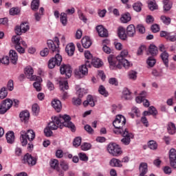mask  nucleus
Returning a JSON list of instances; mask_svg holds the SVG:
<instances>
[{"instance_id":"nucleus-31","label":"nucleus","mask_w":176,"mask_h":176,"mask_svg":"<svg viewBox=\"0 0 176 176\" xmlns=\"http://www.w3.org/2000/svg\"><path fill=\"white\" fill-rule=\"evenodd\" d=\"M160 57L166 67H168V53L166 51L163 52Z\"/></svg>"},{"instance_id":"nucleus-33","label":"nucleus","mask_w":176,"mask_h":176,"mask_svg":"<svg viewBox=\"0 0 176 176\" xmlns=\"http://www.w3.org/2000/svg\"><path fill=\"white\" fill-rule=\"evenodd\" d=\"M122 98L123 100H131V92L127 88H124L122 91Z\"/></svg>"},{"instance_id":"nucleus-28","label":"nucleus","mask_w":176,"mask_h":176,"mask_svg":"<svg viewBox=\"0 0 176 176\" xmlns=\"http://www.w3.org/2000/svg\"><path fill=\"white\" fill-rule=\"evenodd\" d=\"M36 82L33 83V86L36 91H41L42 90V87H41V82H42V78L37 76L36 78Z\"/></svg>"},{"instance_id":"nucleus-7","label":"nucleus","mask_w":176,"mask_h":176,"mask_svg":"<svg viewBox=\"0 0 176 176\" xmlns=\"http://www.w3.org/2000/svg\"><path fill=\"white\" fill-rule=\"evenodd\" d=\"M13 105V100L10 98H7L2 101L0 104V113L1 115H3L9 111L12 106Z\"/></svg>"},{"instance_id":"nucleus-10","label":"nucleus","mask_w":176,"mask_h":176,"mask_svg":"<svg viewBox=\"0 0 176 176\" xmlns=\"http://www.w3.org/2000/svg\"><path fill=\"white\" fill-rule=\"evenodd\" d=\"M50 166L51 168H53V170H56L58 172V176H64V171L61 170V168L60 167V163L57 160H51L50 162Z\"/></svg>"},{"instance_id":"nucleus-4","label":"nucleus","mask_w":176,"mask_h":176,"mask_svg":"<svg viewBox=\"0 0 176 176\" xmlns=\"http://www.w3.org/2000/svg\"><path fill=\"white\" fill-rule=\"evenodd\" d=\"M90 60H85V63L79 66L78 69H76L74 71V74L78 78H83V76H86L87 74H89V69L90 68Z\"/></svg>"},{"instance_id":"nucleus-25","label":"nucleus","mask_w":176,"mask_h":176,"mask_svg":"<svg viewBox=\"0 0 176 176\" xmlns=\"http://www.w3.org/2000/svg\"><path fill=\"white\" fill-rule=\"evenodd\" d=\"M6 138L7 140L8 144H13L14 142L15 136L14 131H8L6 134Z\"/></svg>"},{"instance_id":"nucleus-37","label":"nucleus","mask_w":176,"mask_h":176,"mask_svg":"<svg viewBox=\"0 0 176 176\" xmlns=\"http://www.w3.org/2000/svg\"><path fill=\"white\" fill-rule=\"evenodd\" d=\"M148 52L151 56H157V53H159V51L157 50V47H156L155 45H150L148 48Z\"/></svg>"},{"instance_id":"nucleus-48","label":"nucleus","mask_w":176,"mask_h":176,"mask_svg":"<svg viewBox=\"0 0 176 176\" xmlns=\"http://www.w3.org/2000/svg\"><path fill=\"white\" fill-rule=\"evenodd\" d=\"M148 145V148H150V149H152L153 151L157 149V143H156L155 140L149 141Z\"/></svg>"},{"instance_id":"nucleus-36","label":"nucleus","mask_w":176,"mask_h":176,"mask_svg":"<svg viewBox=\"0 0 176 176\" xmlns=\"http://www.w3.org/2000/svg\"><path fill=\"white\" fill-rule=\"evenodd\" d=\"M59 166L60 167V170H62L63 173L64 171H68V170H69V164L66 161H60Z\"/></svg>"},{"instance_id":"nucleus-24","label":"nucleus","mask_w":176,"mask_h":176,"mask_svg":"<svg viewBox=\"0 0 176 176\" xmlns=\"http://www.w3.org/2000/svg\"><path fill=\"white\" fill-rule=\"evenodd\" d=\"M82 45L85 49H89L91 46V40L90 37L85 36L81 40Z\"/></svg>"},{"instance_id":"nucleus-35","label":"nucleus","mask_w":176,"mask_h":176,"mask_svg":"<svg viewBox=\"0 0 176 176\" xmlns=\"http://www.w3.org/2000/svg\"><path fill=\"white\" fill-rule=\"evenodd\" d=\"M60 23L61 24L65 27V25H67V23H68V17L67 16V14H65V12H62L60 13Z\"/></svg>"},{"instance_id":"nucleus-60","label":"nucleus","mask_w":176,"mask_h":176,"mask_svg":"<svg viewBox=\"0 0 176 176\" xmlns=\"http://www.w3.org/2000/svg\"><path fill=\"white\" fill-rule=\"evenodd\" d=\"M15 49L18 53H20V54H23V53H25V49L24 47H21L20 45H15Z\"/></svg>"},{"instance_id":"nucleus-46","label":"nucleus","mask_w":176,"mask_h":176,"mask_svg":"<svg viewBox=\"0 0 176 176\" xmlns=\"http://www.w3.org/2000/svg\"><path fill=\"white\" fill-rule=\"evenodd\" d=\"M118 62L120 63V64H122L123 67L124 68H129V67H130L131 64L129 60H127V59H120V58H118Z\"/></svg>"},{"instance_id":"nucleus-54","label":"nucleus","mask_w":176,"mask_h":176,"mask_svg":"<svg viewBox=\"0 0 176 176\" xmlns=\"http://www.w3.org/2000/svg\"><path fill=\"white\" fill-rule=\"evenodd\" d=\"M80 144H82V138L77 137L74 139L73 142V145L76 148H78V146H80Z\"/></svg>"},{"instance_id":"nucleus-34","label":"nucleus","mask_w":176,"mask_h":176,"mask_svg":"<svg viewBox=\"0 0 176 176\" xmlns=\"http://www.w3.org/2000/svg\"><path fill=\"white\" fill-rule=\"evenodd\" d=\"M120 21L124 24H126L131 21V15H130V13L126 12L121 16Z\"/></svg>"},{"instance_id":"nucleus-23","label":"nucleus","mask_w":176,"mask_h":176,"mask_svg":"<svg viewBox=\"0 0 176 176\" xmlns=\"http://www.w3.org/2000/svg\"><path fill=\"white\" fill-rule=\"evenodd\" d=\"M82 104L84 107H87V105H90V107H95L96 104L94 103V99L93 98V96L88 95L87 97V100L83 102Z\"/></svg>"},{"instance_id":"nucleus-26","label":"nucleus","mask_w":176,"mask_h":176,"mask_svg":"<svg viewBox=\"0 0 176 176\" xmlns=\"http://www.w3.org/2000/svg\"><path fill=\"white\" fill-rule=\"evenodd\" d=\"M118 34L122 41H126V39H127V34H126V30L124 28L120 27L118 30Z\"/></svg>"},{"instance_id":"nucleus-18","label":"nucleus","mask_w":176,"mask_h":176,"mask_svg":"<svg viewBox=\"0 0 176 176\" xmlns=\"http://www.w3.org/2000/svg\"><path fill=\"white\" fill-rule=\"evenodd\" d=\"M136 34L135 26L133 24L129 25L126 28V36L129 38H134Z\"/></svg>"},{"instance_id":"nucleus-38","label":"nucleus","mask_w":176,"mask_h":176,"mask_svg":"<svg viewBox=\"0 0 176 176\" xmlns=\"http://www.w3.org/2000/svg\"><path fill=\"white\" fill-rule=\"evenodd\" d=\"M98 93L99 94H101V96H103V97H108L109 96V94L107 92L105 87L103 85H100L98 88Z\"/></svg>"},{"instance_id":"nucleus-1","label":"nucleus","mask_w":176,"mask_h":176,"mask_svg":"<svg viewBox=\"0 0 176 176\" xmlns=\"http://www.w3.org/2000/svg\"><path fill=\"white\" fill-rule=\"evenodd\" d=\"M48 127L51 130H57L58 127L60 129L68 127V129H70L71 131L73 133L76 131V126H75V124L71 122V116L67 114L55 116L52 122H50L48 124Z\"/></svg>"},{"instance_id":"nucleus-30","label":"nucleus","mask_w":176,"mask_h":176,"mask_svg":"<svg viewBox=\"0 0 176 176\" xmlns=\"http://www.w3.org/2000/svg\"><path fill=\"white\" fill-rule=\"evenodd\" d=\"M91 64L95 67V68H100L102 67V61H101V59L98 58H94L91 60Z\"/></svg>"},{"instance_id":"nucleus-56","label":"nucleus","mask_w":176,"mask_h":176,"mask_svg":"<svg viewBox=\"0 0 176 176\" xmlns=\"http://www.w3.org/2000/svg\"><path fill=\"white\" fill-rule=\"evenodd\" d=\"M108 61L110 65L113 67H116V63L115 62V56L112 54L109 55L108 57Z\"/></svg>"},{"instance_id":"nucleus-27","label":"nucleus","mask_w":176,"mask_h":176,"mask_svg":"<svg viewBox=\"0 0 176 176\" xmlns=\"http://www.w3.org/2000/svg\"><path fill=\"white\" fill-rule=\"evenodd\" d=\"M162 2L164 12H168L171 10V8H173V1H171V0H163Z\"/></svg>"},{"instance_id":"nucleus-53","label":"nucleus","mask_w":176,"mask_h":176,"mask_svg":"<svg viewBox=\"0 0 176 176\" xmlns=\"http://www.w3.org/2000/svg\"><path fill=\"white\" fill-rule=\"evenodd\" d=\"M80 148L82 151H89V149H91V144L87 142L82 143Z\"/></svg>"},{"instance_id":"nucleus-12","label":"nucleus","mask_w":176,"mask_h":176,"mask_svg":"<svg viewBox=\"0 0 176 176\" xmlns=\"http://www.w3.org/2000/svg\"><path fill=\"white\" fill-rule=\"evenodd\" d=\"M59 86L61 91H63V99L65 100L68 97V93L65 91V90H68L69 89V87L68 86V81H60L59 82Z\"/></svg>"},{"instance_id":"nucleus-62","label":"nucleus","mask_w":176,"mask_h":176,"mask_svg":"<svg viewBox=\"0 0 176 176\" xmlns=\"http://www.w3.org/2000/svg\"><path fill=\"white\" fill-rule=\"evenodd\" d=\"M44 133L46 137H52L53 135V131H52L49 126L44 129Z\"/></svg>"},{"instance_id":"nucleus-43","label":"nucleus","mask_w":176,"mask_h":176,"mask_svg":"<svg viewBox=\"0 0 176 176\" xmlns=\"http://www.w3.org/2000/svg\"><path fill=\"white\" fill-rule=\"evenodd\" d=\"M32 10H38L39 9V0H32L31 3Z\"/></svg>"},{"instance_id":"nucleus-45","label":"nucleus","mask_w":176,"mask_h":176,"mask_svg":"<svg viewBox=\"0 0 176 176\" xmlns=\"http://www.w3.org/2000/svg\"><path fill=\"white\" fill-rule=\"evenodd\" d=\"M8 97V89L6 87H3L0 90V98L1 100H3V98H6Z\"/></svg>"},{"instance_id":"nucleus-50","label":"nucleus","mask_w":176,"mask_h":176,"mask_svg":"<svg viewBox=\"0 0 176 176\" xmlns=\"http://www.w3.org/2000/svg\"><path fill=\"white\" fill-rule=\"evenodd\" d=\"M87 94V91L83 88H80L76 91V94L77 96H78L79 98H82V97H83V96H85V94Z\"/></svg>"},{"instance_id":"nucleus-20","label":"nucleus","mask_w":176,"mask_h":176,"mask_svg":"<svg viewBox=\"0 0 176 176\" xmlns=\"http://www.w3.org/2000/svg\"><path fill=\"white\" fill-rule=\"evenodd\" d=\"M65 52L70 57H72L74 56V54L75 53V45L74 43H69L66 45L65 47Z\"/></svg>"},{"instance_id":"nucleus-11","label":"nucleus","mask_w":176,"mask_h":176,"mask_svg":"<svg viewBox=\"0 0 176 176\" xmlns=\"http://www.w3.org/2000/svg\"><path fill=\"white\" fill-rule=\"evenodd\" d=\"M22 162L24 164H28L29 166H35L36 164V158L32 157V155L27 153L24 155Z\"/></svg>"},{"instance_id":"nucleus-17","label":"nucleus","mask_w":176,"mask_h":176,"mask_svg":"<svg viewBox=\"0 0 176 176\" xmlns=\"http://www.w3.org/2000/svg\"><path fill=\"white\" fill-rule=\"evenodd\" d=\"M8 58H10V61L12 63V64L16 65V64H17V60H19L17 52H16L15 50H10Z\"/></svg>"},{"instance_id":"nucleus-9","label":"nucleus","mask_w":176,"mask_h":176,"mask_svg":"<svg viewBox=\"0 0 176 176\" xmlns=\"http://www.w3.org/2000/svg\"><path fill=\"white\" fill-rule=\"evenodd\" d=\"M119 134L124 137L121 140V142H122L124 145H129L130 142H131V138H134V135H133L131 133H129L127 129H125L124 132H121V133Z\"/></svg>"},{"instance_id":"nucleus-59","label":"nucleus","mask_w":176,"mask_h":176,"mask_svg":"<svg viewBox=\"0 0 176 176\" xmlns=\"http://www.w3.org/2000/svg\"><path fill=\"white\" fill-rule=\"evenodd\" d=\"M72 102L74 105L79 106L80 104H82V99L80 98H72Z\"/></svg>"},{"instance_id":"nucleus-61","label":"nucleus","mask_w":176,"mask_h":176,"mask_svg":"<svg viewBox=\"0 0 176 176\" xmlns=\"http://www.w3.org/2000/svg\"><path fill=\"white\" fill-rule=\"evenodd\" d=\"M78 157L80 160H82V162H87V160H89V157L85 153H80Z\"/></svg>"},{"instance_id":"nucleus-3","label":"nucleus","mask_w":176,"mask_h":176,"mask_svg":"<svg viewBox=\"0 0 176 176\" xmlns=\"http://www.w3.org/2000/svg\"><path fill=\"white\" fill-rule=\"evenodd\" d=\"M35 139V132L32 129H29L27 132L22 131L21 132V143L22 144V146H25L28 144V141L31 142V141H34Z\"/></svg>"},{"instance_id":"nucleus-51","label":"nucleus","mask_w":176,"mask_h":176,"mask_svg":"<svg viewBox=\"0 0 176 176\" xmlns=\"http://www.w3.org/2000/svg\"><path fill=\"white\" fill-rule=\"evenodd\" d=\"M152 75L156 78L163 76V70H157L156 69H153L152 71Z\"/></svg>"},{"instance_id":"nucleus-15","label":"nucleus","mask_w":176,"mask_h":176,"mask_svg":"<svg viewBox=\"0 0 176 176\" xmlns=\"http://www.w3.org/2000/svg\"><path fill=\"white\" fill-rule=\"evenodd\" d=\"M169 161L170 164L173 168H176V150L171 148L169 151Z\"/></svg>"},{"instance_id":"nucleus-39","label":"nucleus","mask_w":176,"mask_h":176,"mask_svg":"<svg viewBox=\"0 0 176 176\" xmlns=\"http://www.w3.org/2000/svg\"><path fill=\"white\" fill-rule=\"evenodd\" d=\"M142 3L138 1L133 5V10L135 12H140L142 10Z\"/></svg>"},{"instance_id":"nucleus-29","label":"nucleus","mask_w":176,"mask_h":176,"mask_svg":"<svg viewBox=\"0 0 176 176\" xmlns=\"http://www.w3.org/2000/svg\"><path fill=\"white\" fill-rule=\"evenodd\" d=\"M19 117L21 122H24L25 123L28 121V119H30V112L28 111H23L21 112Z\"/></svg>"},{"instance_id":"nucleus-14","label":"nucleus","mask_w":176,"mask_h":176,"mask_svg":"<svg viewBox=\"0 0 176 176\" xmlns=\"http://www.w3.org/2000/svg\"><path fill=\"white\" fill-rule=\"evenodd\" d=\"M60 71L62 75H65L67 78H71L72 74L71 66L68 65H62L60 67Z\"/></svg>"},{"instance_id":"nucleus-8","label":"nucleus","mask_w":176,"mask_h":176,"mask_svg":"<svg viewBox=\"0 0 176 176\" xmlns=\"http://www.w3.org/2000/svg\"><path fill=\"white\" fill-rule=\"evenodd\" d=\"M54 41L48 40L47 42V46L53 53H58L60 52V40L58 37L55 36ZM54 42L56 43V45L54 44Z\"/></svg>"},{"instance_id":"nucleus-6","label":"nucleus","mask_w":176,"mask_h":176,"mask_svg":"<svg viewBox=\"0 0 176 176\" xmlns=\"http://www.w3.org/2000/svg\"><path fill=\"white\" fill-rule=\"evenodd\" d=\"M107 151L110 155L116 157L120 156L122 153V148L119 145L116 144V143L109 144L107 146Z\"/></svg>"},{"instance_id":"nucleus-58","label":"nucleus","mask_w":176,"mask_h":176,"mask_svg":"<svg viewBox=\"0 0 176 176\" xmlns=\"http://www.w3.org/2000/svg\"><path fill=\"white\" fill-rule=\"evenodd\" d=\"M20 13V9L19 8H12L10 10V14L11 16H16Z\"/></svg>"},{"instance_id":"nucleus-32","label":"nucleus","mask_w":176,"mask_h":176,"mask_svg":"<svg viewBox=\"0 0 176 176\" xmlns=\"http://www.w3.org/2000/svg\"><path fill=\"white\" fill-rule=\"evenodd\" d=\"M167 131L168 134H170V135H173V134H175L176 133L175 124L173 122H169L168 124Z\"/></svg>"},{"instance_id":"nucleus-19","label":"nucleus","mask_w":176,"mask_h":176,"mask_svg":"<svg viewBox=\"0 0 176 176\" xmlns=\"http://www.w3.org/2000/svg\"><path fill=\"white\" fill-rule=\"evenodd\" d=\"M140 175L139 176H145L148 173V164L142 162L139 166Z\"/></svg>"},{"instance_id":"nucleus-44","label":"nucleus","mask_w":176,"mask_h":176,"mask_svg":"<svg viewBox=\"0 0 176 176\" xmlns=\"http://www.w3.org/2000/svg\"><path fill=\"white\" fill-rule=\"evenodd\" d=\"M146 63L148 67L152 68L153 67H155V64H156V59L153 58V56H150L148 58Z\"/></svg>"},{"instance_id":"nucleus-40","label":"nucleus","mask_w":176,"mask_h":176,"mask_svg":"<svg viewBox=\"0 0 176 176\" xmlns=\"http://www.w3.org/2000/svg\"><path fill=\"white\" fill-rule=\"evenodd\" d=\"M127 56H129V50H123L121 52H120V55H118V56H117V61H119V58H120V60H121V58L122 59V60H124L125 58V57H127Z\"/></svg>"},{"instance_id":"nucleus-42","label":"nucleus","mask_w":176,"mask_h":176,"mask_svg":"<svg viewBox=\"0 0 176 176\" xmlns=\"http://www.w3.org/2000/svg\"><path fill=\"white\" fill-rule=\"evenodd\" d=\"M160 20L165 24L166 25H170L171 24V18L168 16H166L164 15L161 16Z\"/></svg>"},{"instance_id":"nucleus-52","label":"nucleus","mask_w":176,"mask_h":176,"mask_svg":"<svg viewBox=\"0 0 176 176\" xmlns=\"http://www.w3.org/2000/svg\"><path fill=\"white\" fill-rule=\"evenodd\" d=\"M32 111L34 116H38V114L39 113V105H38V104H33L32 107Z\"/></svg>"},{"instance_id":"nucleus-57","label":"nucleus","mask_w":176,"mask_h":176,"mask_svg":"<svg viewBox=\"0 0 176 176\" xmlns=\"http://www.w3.org/2000/svg\"><path fill=\"white\" fill-rule=\"evenodd\" d=\"M129 115H131V118H134L135 115L138 118L140 116V111L137 107H133Z\"/></svg>"},{"instance_id":"nucleus-55","label":"nucleus","mask_w":176,"mask_h":176,"mask_svg":"<svg viewBox=\"0 0 176 176\" xmlns=\"http://www.w3.org/2000/svg\"><path fill=\"white\" fill-rule=\"evenodd\" d=\"M21 28L25 34V32H27L30 30V25L27 22L22 23L21 24Z\"/></svg>"},{"instance_id":"nucleus-49","label":"nucleus","mask_w":176,"mask_h":176,"mask_svg":"<svg viewBox=\"0 0 176 176\" xmlns=\"http://www.w3.org/2000/svg\"><path fill=\"white\" fill-rule=\"evenodd\" d=\"M128 76L129 79H131L132 80H135L137 79V72L134 70H131L128 73Z\"/></svg>"},{"instance_id":"nucleus-5","label":"nucleus","mask_w":176,"mask_h":176,"mask_svg":"<svg viewBox=\"0 0 176 176\" xmlns=\"http://www.w3.org/2000/svg\"><path fill=\"white\" fill-rule=\"evenodd\" d=\"M63 61V56L58 54V52H56V55L54 57H52L48 61V67L50 69H53L56 65L57 67H60L61 65V63Z\"/></svg>"},{"instance_id":"nucleus-16","label":"nucleus","mask_w":176,"mask_h":176,"mask_svg":"<svg viewBox=\"0 0 176 176\" xmlns=\"http://www.w3.org/2000/svg\"><path fill=\"white\" fill-rule=\"evenodd\" d=\"M96 31L101 38H108V30L104 26L100 25L96 27Z\"/></svg>"},{"instance_id":"nucleus-2","label":"nucleus","mask_w":176,"mask_h":176,"mask_svg":"<svg viewBox=\"0 0 176 176\" xmlns=\"http://www.w3.org/2000/svg\"><path fill=\"white\" fill-rule=\"evenodd\" d=\"M126 124V118L122 115L116 116L115 120L113 122V125L115 127L113 133L115 134H120L124 131V125Z\"/></svg>"},{"instance_id":"nucleus-21","label":"nucleus","mask_w":176,"mask_h":176,"mask_svg":"<svg viewBox=\"0 0 176 176\" xmlns=\"http://www.w3.org/2000/svg\"><path fill=\"white\" fill-rule=\"evenodd\" d=\"M109 166H111V167H123V164H122V161L116 158H113L110 160Z\"/></svg>"},{"instance_id":"nucleus-63","label":"nucleus","mask_w":176,"mask_h":176,"mask_svg":"<svg viewBox=\"0 0 176 176\" xmlns=\"http://www.w3.org/2000/svg\"><path fill=\"white\" fill-rule=\"evenodd\" d=\"M148 111L153 116H156V115H157V110L155 107L151 106L148 107Z\"/></svg>"},{"instance_id":"nucleus-13","label":"nucleus","mask_w":176,"mask_h":176,"mask_svg":"<svg viewBox=\"0 0 176 176\" xmlns=\"http://www.w3.org/2000/svg\"><path fill=\"white\" fill-rule=\"evenodd\" d=\"M25 74L26 75L28 79H30V80L32 81L36 80V78H38V76L34 75V69L31 66H28L25 67Z\"/></svg>"},{"instance_id":"nucleus-64","label":"nucleus","mask_w":176,"mask_h":176,"mask_svg":"<svg viewBox=\"0 0 176 176\" xmlns=\"http://www.w3.org/2000/svg\"><path fill=\"white\" fill-rule=\"evenodd\" d=\"M151 28V31L154 33L159 32V31H160V27L156 23L153 24Z\"/></svg>"},{"instance_id":"nucleus-41","label":"nucleus","mask_w":176,"mask_h":176,"mask_svg":"<svg viewBox=\"0 0 176 176\" xmlns=\"http://www.w3.org/2000/svg\"><path fill=\"white\" fill-rule=\"evenodd\" d=\"M148 7L150 10H156V9H157V4H156L155 0H150L148 1Z\"/></svg>"},{"instance_id":"nucleus-22","label":"nucleus","mask_w":176,"mask_h":176,"mask_svg":"<svg viewBox=\"0 0 176 176\" xmlns=\"http://www.w3.org/2000/svg\"><path fill=\"white\" fill-rule=\"evenodd\" d=\"M52 105L53 108L56 111V112H60L63 105L61 104V101L54 99V101L52 102Z\"/></svg>"},{"instance_id":"nucleus-47","label":"nucleus","mask_w":176,"mask_h":176,"mask_svg":"<svg viewBox=\"0 0 176 176\" xmlns=\"http://www.w3.org/2000/svg\"><path fill=\"white\" fill-rule=\"evenodd\" d=\"M21 39V37L20 36H14L12 38V43L14 45V47L17 46V45H20V41Z\"/></svg>"}]
</instances>
